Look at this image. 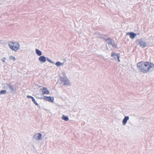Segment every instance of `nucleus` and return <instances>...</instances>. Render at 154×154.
I'll return each instance as SVG.
<instances>
[{
	"mask_svg": "<svg viewBox=\"0 0 154 154\" xmlns=\"http://www.w3.org/2000/svg\"><path fill=\"white\" fill-rule=\"evenodd\" d=\"M32 101L36 105L38 106V103H37L35 99L34 98L32 100Z\"/></svg>",
	"mask_w": 154,
	"mask_h": 154,
	"instance_id": "obj_21",
	"label": "nucleus"
},
{
	"mask_svg": "<svg viewBox=\"0 0 154 154\" xmlns=\"http://www.w3.org/2000/svg\"><path fill=\"white\" fill-rule=\"evenodd\" d=\"M9 59L10 60H13V61H14L16 60L15 57L11 55L9 56Z\"/></svg>",
	"mask_w": 154,
	"mask_h": 154,
	"instance_id": "obj_17",
	"label": "nucleus"
},
{
	"mask_svg": "<svg viewBox=\"0 0 154 154\" xmlns=\"http://www.w3.org/2000/svg\"><path fill=\"white\" fill-rule=\"evenodd\" d=\"M116 57H117V56H114V57H113L115 59H116Z\"/></svg>",
	"mask_w": 154,
	"mask_h": 154,
	"instance_id": "obj_23",
	"label": "nucleus"
},
{
	"mask_svg": "<svg viewBox=\"0 0 154 154\" xmlns=\"http://www.w3.org/2000/svg\"><path fill=\"white\" fill-rule=\"evenodd\" d=\"M127 35H129L131 39H134L136 36L137 34L133 32H129L127 33Z\"/></svg>",
	"mask_w": 154,
	"mask_h": 154,
	"instance_id": "obj_9",
	"label": "nucleus"
},
{
	"mask_svg": "<svg viewBox=\"0 0 154 154\" xmlns=\"http://www.w3.org/2000/svg\"><path fill=\"white\" fill-rule=\"evenodd\" d=\"M35 51L36 54L39 56H40L42 55V52L38 49H36Z\"/></svg>",
	"mask_w": 154,
	"mask_h": 154,
	"instance_id": "obj_14",
	"label": "nucleus"
},
{
	"mask_svg": "<svg viewBox=\"0 0 154 154\" xmlns=\"http://www.w3.org/2000/svg\"><path fill=\"white\" fill-rule=\"evenodd\" d=\"M106 41L109 45H112L116 48H117L116 45H115L114 41L108 38L106 40Z\"/></svg>",
	"mask_w": 154,
	"mask_h": 154,
	"instance_id": "obj_5",
	"label": "nucleus"
},
{
	"mask_svg": "<svg viewBox=\"0 0 154 154\" xmlns=\"http://www.w3.org/2000/svg\"><path fill=\"white\" fill-rule=\"evenodd\" d=\"M42 137V134L38 133L35 134L34 136L33 137L34 139L36 140H41Z\"/></svg>",
	"mask_w": 154,
	"mask_h": 154,
	"instance_id": "obj_6",
	"label": "nucleus"
},
{
	"mask_svg": "<svg viewBox=\"0 0 154 154\" xmlns=\"http://www.w3.org/2000/svg\"><path fill=\"white\" fill-rule=\"evenodd\" d=\"M6 57H3L1 59V60L3 63H7L6 62Z\"/></svg>",
	"mask_w": 154,
	"mask_h": 154,
	"instance_id": "obj_19",
	"label": "nucleus"
},
{
	"mask_svg": "<svg viewBox=\"0 0 154 154\" xmlns=\"http://www.w3.org/2000/svg\"><path fill=\"white\" fill-rule=\"evenodd\" d=\"M6 85L9 88L11 91L14 92L15 91L16 89H14V86L12 84L11 82L8 84H6Z\"/></svg>",
	"mask_w": 154,
	"mask_h": 154,
	"instance_id": "obj_7",
	"label": "nucleus"
},
{
	"mask_svg": "<svg viewBox=\"0 0 154 154\" xmlns=\"http://www.w3.org/2000/svg\"><path fill=\"white\" fill-rule=\"evenodd\" d=\"M63 76L60 77V80L61 81V84L64 86H69L71 85V83L69 80L64 73H62Z\"/></svg>",
	"mask_w": 154,
	"mask_h": 154,
	"instance_id": "obj_2",
	"label": "nucleus"
},
{
	"mask_svg": "<svg viewBox=\"0 0 154 154\" xmlns=\"http://www.w3.org/2000/svg\"><path fill=\"white\" fill-rule=\"evenodd\" d=\"M114 56H117L118 61L119 62H120V60L119 59V54H116L115 52H112L111 54V56L112 57H113Z\"/></svg>",
	"mask_w": 154,
	"mask_h": 154,
	"instance_id": "obj_13",
	"label": "nucleus"
},
{
	"mask_svg": "<svg viewBox=\"0 0 154 154\" xmlns=\"http://www.w3.org/2000/svg\"><path fill=\"white\" fill-rule=\"evenodd\" d=\"M41 90L43 94H48L49 93V91L48 90L47 88H43L41 89Z\"/></svg>",
	"mask_w": 154,
	"mask_h": 154,
	"instance_id": "obj_12",
	"label": "nucleus"
},
{
	"mask_svg": "<svg viewBox=\"0 0 154 154\" xmlns=\"http://www.w3.org/2000/svg\"><path fill=\"white\" fill-rule=\"evenodd\" d=\"M44 99L49 102H51L52 103L54 101V97H51L45 96Z\"/></svg>",
	"mask_w": 154,
	"mask_h": 154,
	"instance_id": "obj_8",
	"label": "nucleus"
},
{
	"mask_svg": "<svg viewBox=\"0 0 154 154\" xmlns=\"http://www.w3.org/2000/svg\"><path fill=\"white\" fill-rule=\"evenodd\" d=\"M7 91L6 90H2L0 91V94H4L6 93Z\"/></svg>",
	"mask_w": 154,
	"mask_h": 154,
	"instance_id": "obj_18",
	"label": "nucleus"
},
{
	"mask_svg": "<svg viewBox=\"0 0 154 154\" xmlns=\"http://www.w3.org/2000/svg\"><path fill=\"white\" fill-rule=\"evenodd\" d=\"M136 42L137 44L139 45L142 48L146 47L148 45L142 39H137L136 41Z\"/></svg>",
	"mask_w": 154,
	"mask_h": 154,
	"instance_id": "obj_4",
	"label": "nucleus"
},
{
	"mask_svg": "<svg viewBox=\"0 0 154 154\" xmlns=\"http://www.w3.org/2000/svg\"><path fill=\"white\" fill-rule=\"evenodd\" d=\"M137 67L141 72L147 73L149 72L151 68L154 67V64L148 61H142L137 63Z\"/></svg>",
	"mask_w": 154,
	"mask_h": 154,
	"instance_id": "obj_1",
	"label": "nucleus"
},
{
	"mask_svg": "<svg viewBox=\"0 0 154 154\" xmlns=\"http://www.w3.org/2000/svg\"><path fill=\"white\" fill-rule=\"evenodd\" d=\"M38 60L42 63H45L46 61V58L44 56H40L38 58Z\"/></svg>",
	"mask_w": 154,
	"mask_h": 154,
	"instance_id": "obj_11",
	"label": "nucleus"
},
{
	"mask_svg": "<svg viewBox=\"0 0 154 154\" xmlns=\"http://www.w3.org/2000/svg\"><path fill=\"white\" fill-rule=\"evenodd\" d=\"M8 45L11 49L15 52H17L20 48L19 43L16 42H10L9 43Z\"/></svg>",
	"mask_w": 154,
	"mask_h": 154,
	"instance_id": "obj_3",
	"label": "nucleus"
},
{
	"mask_svg": "<svg viewBox=\"0 0 154 154\" xmlns=\"http://www.w3.org/2000/svg\"><path fill=\"white\" fill-rule=\"evenodd\" d=\"M129 117L128 116H125L122 120V125H125L127 122V121L129 120Z\"/></svg>",
	"mask_w": 154,
	"mask_h": 154,
	"instance_id": "obj_10",
	"label": "nucleus"
},
{
	"mask_svg": "<svg viewBox=\"0 0 154 154\" xmlns=\"http://www.w3.org/2000/svg\"><path fill=\"white\" fill-rule=\"evenodd\" d=\"M27 98H31L32 100V99H33V98H34L32 97V96H29V95H28L27 96Z\"/></svg>",
	"mask_w": 154,
	"mask_h": 154,
	"instance_id": "obj_22",
	"label": "nucleus"
},
{
	"mask_svg": "<svg viewBox=\"0 0 154 154\" xmlns=\"http://www.w3.org/2000/svg\"><path fill=\"white\" fill-rule=\"evenodd\" d=\"M61 118L62 119L65 121H67L69 120L68 117L67 116H65L64 115H63Z\"/></svg>",
	"mask_w": 154,
	"mask_h": 154,
	"instance_id": "obj_15",
	"label": "nucleus"
},
{
	"mask_svg": "<svg viewBox=\"0 0 154 154\" xmlns=\"http://www.w3.org/2000/svg\"><path fill=\"white\" fill-rule=\"evenodd\" d=\"M55 65L58 67L60 66H62L63 65V63H62L60 62H57L55 64Z\"/></svg>",
	"mask_w": 154,
	"mask_h": 154,
	"instance_id": "obj_16",
	"label": "nucleus"
},
{
	"mask_svg": "<svg viewBox=\"0 0 154 154\" xmlns=\"http://www.w3.org/2000/svg\"><path fill=\"white\" fill-rule=\"evenodd\" d=\"M47 60L48 62L51 63H54L52 62L50 59L48 58H46V60Z\"/></svg>",
	"mask_w": 154,
	"mask_h": 154,
	"instance_id": "obj_20",
	"label": "nucleus"
}]
</instances>
